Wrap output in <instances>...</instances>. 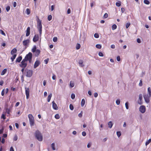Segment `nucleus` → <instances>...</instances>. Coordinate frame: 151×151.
I'll return each mask as SVG.
<instances>
[{"label":"nucleus","instance_id":"nucleus-1","mask_svg":"<svg viewBox=\"0 0 151 151\" xmlns=\"http://www.w3.org/2000/svg\"><path fill=\"white\" fill-rule=\"evenodd\" d=\"M35 136L36 138L39 141H41L42 140L43 137L42 134L38 130L36 131Z\"/></svg>","mask_w":151,"mask_h":151},{"label":"nucleus","instance_id":"nucleus-2","mask_svg":"<svg viewBox=\"0 0 151 151\" xmlns=\"http://www.w3.org/2000/svg\"><path fill=\"white\" fill-rule=\"evenodd\" d=\"M36 49V46H34L32 49V51L33 52L35 53V55L36 57H38L40 53V51L39 50H37Z\"/></svg>","mask_w":151,"mask_h":151},{"label":"nucleus","instance_id":"nucleus-3","mask_svg":"<svg viewBox=\"0 0 151 151\" xmlns=\"http://www.w3.org/2000/svg\"><path fill=\"white\" fill-rule=\"evenodd\" d=\"M37 28L39 30V33L40 35H41L42 34V21L40 20L39 18H38V20L37 21Z\"/></svg>","mask_w":151,"mask_h":151},{"label":"nucleus","instance_id":"nucleus-4","mask_svg":"<svg viewBox=\"0 0 151 151\" xmlns=\"http://www.w3.org/2000/svg\"><path fill=\"white\" fill-rule=\"evenodd\" d=\"M28 117L29 119L30 126H34V117L31 114H29Z\"/></svg>","mask_w":151,"mask_h":151},{"label":"nucleus","instance_id":"nucleus-5","mask_svg":"<svg viewBox=\"0 0 151 151\" xmlns=\"http://www.w3.org/2000/svg\"><path fill=\"white\" fill-rule=\"evenodd\" d=\"M151 95H150L149 94H144V99L145 102L148 103L150 102V97Z\"/></svg>","mask_w":151,"mask_h":151},{"label":"nucleus","instance_id":"nucleus-6","mask_svg":"<svg viewBox=\"0 0 151 151\" xmlns=\"http://www.w3.org/2000/svg\"><path fill=\"white\" fill-rule=\"evenodd\" d=\"M33 71L32 70H28L26 72V76L28 77H30L32 75Z\"/></svg>","mask_w":151,"mask_h":151},{"label":"nucleus","instance_id":"nucleus-7","mask_svg":"<svg viewBox=\"0 0 151 151\" xmlns=\"http://www.w3.org/2000/svg\"><path fill=\"white\" fill-rule=\"evenodd\" d=\"M139 110L142 113H144L146 111L145 106L143 105L140 106L139 108Z\"/></svg>","mask_w":151,"mask_h":151},{"label":"nucleus","instance_id":"nucleus-8","mask_svg":"<svg viewBox=\"0 0 151 151\" xmlns=\"http://www.w3.org/2000/svg\"><path fill=\"white\" fill-rule=\"evenodd\" d=\"M142 94H140L139 95V100L138 101V103L139 104L141 105L142 104Z\"/></svg>","mask_w":151,"mask_h":151},{"label":"nucleus","instance_id":"nucleus-9","mask_svg":"<svg viewBox=\"0 0 151 151\" xmlns=\"http://www.w3.org/2000/svg\"><path fill=\"white\" fill-rule=\"evenodd\" d=\"M25 93L26 96V98L27 99H28L29 96V89L28 88H27L26 87H25Z\"/></svg>","mask_w":151,"mask_h":151},{"label":"nucleus","instance_id":"nucleus-10","mask_svg":"<svg viewBox=\"0 0 151 151\" xmlns=\"http://www.w3.org/2000/svg\"><path fill=\"white\" fill-rule=\"evenodd\" d=\"M32 55L31 52H29L27 54L25 57L27 58V60H28L30 59H32Z\"/></svg>","mask_w":151,"mask_h":151},{"label":"nucleus","instance_id":"nucleus-11","mask_svg":"<svg viewBox=\"0 0 151 151\" xmlns=\"http://www.w3.org/2000/svg\"><path fill=\"white\" fill-rule=\"evenodd\" d=\"M27 65V63L21 62V63L19 64V66L21 68H25L26 67Z\"/></svg>","mask_w":151,"mask_h":151},{"label":"nucleus","instance_id":"nucleus-12","mask_svg":"<svg viewBox=\"0 0 151 151\" xmlns=\"http://www.w3.org/2000/svg\"><path fill=\"white\" fill-rule=\"evenodd\" d=\"M40 64V62L39 60H36L35 63L34 65V68H36Z\"/></svg>","mask_w":151,"mask_h":151},{"label":"nucleus","instance_id":"nucleus-13","mask_svg":"<svg viewBox=\"0 0 151 151\" xmlns=\"http://www.w3.org/2000/svg\"><path fill=\"white\" fill-rule=\"evenodd\" d=\"M30 42L29 40L27 39L26 40H24L23 42V45L24 46H26L29 44Z\"/></svg>","mask_w":151,"mask_h":151},{"label":"nucleus","instance_id":"nucleus-14","mask_svg":"<svg viewBox=\"0 0 151 151\" xmlns=\"http://www.w3.org/2000/svg\"><path fill=\"white\" fill-rule=\"evenodd\" d=\"M52 107L53 109L56 110H58V107L57 106L56 104L54 101H53L52 102Z\"/></svg>","mask_w":151,"mask_h":151},{"label":"nucleus","instance_id":"nucleus-15","mask_svg":"<svg viewBox=\"0 0 151 151\" xmlns=\"http://www.w3.org/2000/svg\"><path fill=\"white\" fill-rule=\"evenodd\" d=\"M39 36L38 35H35L34 37L33 40L34 42H36L38 40Z\"/></svg>","mask_w":151,"mask_h":151},{"label":"nucleus","instance_id":"nucleus-16","mask_svg":"<svg viewBox=\"0 0 151 151\" xmlns=\"http://www.w3.org/2000/svg\"><path fill=\"white\" fill-rule=\"evenodd\" d=\"M8 105L7 104H6L5 106V109L6 110V112L8 114H10V110L9 109H8Z\"/></svg>","mask_w":151,"mask_h":151},{"label":"nucleus","instance_id":"nucleus-17","mask_svg":"<svg viewBox=\"0 0 151 151\" xmlns=\"http://www.w3.org/2000/svg\"><path fill=\"white\" fill-rule=\"evenodd\" d=\"M30 34V28L29 27H27V30L26 36L27 37Z\"/></svg>","mask_w":151,"mask_h":151},{"label":"nucleus","instance_id":"nucleus-18","mask_svg":"<svg viewBox=\"0 0 151 151\" xmlns=\"http://www.w3.org/2000/svg\"><path fill=\"white\" fill-rule=\"evenodd\" d=\"M78 63L80 67H83L84 66V65L83 64V61L82 60H79L78 62Z\"/></svg>","mask_w":151,"mask_h":151},{"label":"nucleus","instance_id":"nucleus-19","mask_svg":"<svg viewBox=\"0 0 151 151\" xmlns=\"http://www.w3.org/2000/svg\"><path fill=\"white\" fill-rule=\"evenodd\" d=\"M22 59V56H20L18 57L16 60V63H20Z\"/></svg>","mask_w":151,"mask_h":151},{"label":"nucleus","instance_id":"nucleus-20","mask_svg":"<svg viewBox=\"0 0 151 151\" xmlns=\"http://www.w3.org/2000/svg\"><path fill=\"white\" fill-rule=\"evenodd\" d=\"M17 50L16 48H14L13 50H12L11 52V55H13L14 53H17Z\"/></svg>","mask_w":151,"mask_h":151},{"label":"nucleus","instance_id":"nucleus-21","mask_svg":"<svg viewBox=\"0 0 151 151\" xmlns=\"http://www.w3.org/2000/svg\"><path fill=\"white\" fill-rule=\"evenodd\" d=\"M109 126V127L110 128H111L113 125V124L111 121L109 122L108 123Z\"/></svg>","mask_w":151,"mask_h":151},{"label":"nucleus","instance_id":"nucleus-22","mask_svg":"<svg viewBox=\"0 0 151 151\" xmlns=\"http://www.w3.org/2000/svg\"><path fill=\"white\" fill-rule=\"evenodd\" d=\"M7 71V69L6 68L4 69L1 72V75H3L6 73Z\"/></svg>","mask_w":151,"mask_h":151},{"label":"nucleus","instance_id":"nucleus-23","mask_svg":"<svg viewBox=\"0 0 151 151\" xmlns=\"http://www.w3.org/2000/svg\"><path fill=\"white\" fill-rule=\"evenodd\" d=\"M52 96V93H50L48 96V97H47V101L48 102H49L50 100V99H51V97Z\"/></svg>","mask_w":151,"mask_h":151},{"label":"nucleus","instance_id":"nucleus-24","mask_svg":"<svg viewBox=\"0 0 151 151\" xmlns=\"http://www.w3.org/2000/svg\"><path fill=\"white\" fill-rule=\"evenodd\" d=\"M17 56L16 54H14L13 56H12L11 58V59L12 60V61H13L14 60L15 58Z\"/></svg>","mask_w":151,"mask_h":151},{"label":"nucleus","instance_id":"nucleus-25","mask_svg":"<svg viewBox=\"0 0 151 151\" xmlns=\"http://www.w3.org/2000/svg\"><path fill=\"white\" fill-rule=\"evenodd\" d=\"M85 104V100L84 99H83L81 102V106L83 107L84 106Z\"/></svg>","mask_w":151,"mask_h":151},{"label":"nucleus","instance_id":"nucleus-26","mask_svg":"<svg viewBox=\"0 0 151 151\" xmlns=\"http://www.w3.org/2000/svg\"><path fill=\"white\" fill-rule=\"evenodd\" d=\"M117 28V26L115 24H114L112 26V29L113 30Z\"/></svg>","mask_w":151,"mask_h":151},{"label":"nucleus","instance_id":"nucleus-27","mask_svg":"<svg viewBox=\"0 0 151 151\" xmlns=\"http://www.w3.org/2000/svg\"><path fill=\"white\" fill-rule=\"evenodd\" d=\"M55 144L54 143H52L51 145V147H52V149L53 150H55Z\"/></svg>","mask_w":151,"mask_h":151},{"label":"nucleus","instance_id":"nucleus-28","mask_svg":"<svg viewBox=\"0 0 151 151\" xmlns=\"http://www.w3.org/2000/svg\"><path fill=\"white\" fill-rule=\"evenodd\" d=\"M151 142V139H149L148 140H147L145 143V145L147 146Z\"/></svg>","mask_w":151,"mask_h":151},{"label":"nucleus","instance_id":"nucleus-29","mask_svg":"<svg viewBox=\"0 0 151 151\" xmlns=\"http://www.w3.org/2000/svg\"><path fill=\"white\" fill-rule=\"evenodd\" d=\"M144 3L146 4H149L150 3V2L148 0H144Z\"/></svg>","mask_w":151,"mask_h":151},{"label":"nucleus","instance_id":"nucleus-30","mask_svg":"<svg viewBox=\"0 0 151 151\" xmlns=\"http://www.w3.org/2000/svg\"><path fill=\"white\" fill-rule=\"evenodd\" d=\"M116 6L119 7L121 5V2L120 1H119L118 2H116Z\"/></svg>","mask_w":151,"mask_h":151},{"label":"nucleus","instance_id":"nucleus-31","mask_svg":"<svg viewBox=\"0 0 151 151\" xmlns=\"http://www.w3.org/2000/svg\"><path fill=\"white\" fill-rule=\"evenodd\" d=\"M74 83H73V82L71 81L70 82V87L71 88H72V87H73L74 86Z\"/></svg>","mask_w":151,"mask_h":151},{"label":"nucleus","instance_id":"nucleus-32","mask_svg":"<svg viewBox=\"0 0 151 151\" xmlns=\"http://www.w3.org/2000/svg\"><path fill=\"white\" fill-rule=\"evenodd\" d=\"M147 90L149 93L148 94L150 95H151V90L150 88V87H148V88Z\"/></svg>","mask_w":151,"mask_h":151},{"label":"nucleus","instance_id":"nucleus-33","mask_svg":"<svg viewBox=\"0 0 151 151\" xmlns=\"http://www.w3.org/2000/svg\"><path fill=\"white\" fill-rule=\"evenodd\" d=\"M26 13L27 15H29L30 14V12L29 9L28 8H27L26 9Z\"/></svg>","mask_w":151,"mask_h":151},{"label":"nucleus","instance_id":"nucleus-34","mask_svg":"<svg viewBox=\"0 0 151 151\" xmlns=\"http://www.w3.org/2000/svg\"><path fill=\"white\" fill-rule=\"evenodd\" d=\"M55 119H58L60 118V116L59 114H57L55 115Z\"/></svg>","mask_w":151,"mask_h":151},{"label":"nucleus","instance_id":"nucleus-35","mask_svg":"<svg viewBox=\"0 0 151 151\" xmlns=\"http://www.w3.org/2000/svg\"><path fill=\"white\" fill-rule=\"evenodd\" d=\"M116 134L118 137H119L121 135V133L119 131L117 132Z\"/></svg>","mask_w":151,"mask_h":151},{"label":"nucleus","instance_id":"nucleus-36","mask_svg":"<svg viewBox=\"0 0 151 151\" xmlns=\"http://www.w3.org/2000/svg\"><path fill=\"white\" fill-rule=\"evenodd\" d=\"M0 33L2 35H4V36H6V34L4 33V32L1 29L0 30Z\"/></svg>","mask_w":151,"mask_h":151},{"label":"nucleus","instance_id":"nucleus-37","mask_svg":"<svg viewBox=\"0 0 151 151\" xmlns=\"http://www.w3.org/2000/svg\"><path fill=\"white\" fill-rule=\"evenodd\" d=\"M81 47V45L79 44H77L76 46V49L78 50Z\"/></svg>","mask_w":151,"mask_h":151},{"label":"nucleus","instance_id":"nucleus-38","mask_svg":"<svg viewBox=\"0 0 151 151\" xmlns=\"http://www.w3.org/2000/svg\"><path fill=\"white\" fill-rule=\"evenodd\" d=\"M69 107H70V109L71 110H73V109H74V107H73V106L72 104H70V105Z\"/></svg>","mask_w":151,"mask_h":151},{"label":"nucleus","instance_id":"nucleus-39","mask_svg":"<svg viewBox=\"0 0 151 151\" xmlns=\"http://www.w3.org/2000/svg\"><path fill=\"white\" fill-rule=\"evenodd\" d=\"M129 103L128 102H127L125 104V106L126 108L127 109H129V106H128Z\"/></svg>","mask_w":151,"mask_h":151},{"label":"nucleus","instance_id":"nucleus-40","mask_svg":"<svg viewBox=\"0 0 151 151\" xmlns=\"http://www.w3.org/2000/svg\"><path fill=\"white\" fill-rule=\"evenodd\" d=\"M96 47L98 49H101V46L100 45L97 44L96 46Z\"/></svg>","mask_w":151,"mask_h":151},{"label":"nucleus","instance_id":"nucleus-41","mask_svg":"<svg viewBox=\"0 0 151 151\" xmlns=\"http://www.w3.org/2000/svg\"><path fill=\"white\" fill-rule=\"evenodd\" d=\"M94 37L96 38H98L99 37V35L98 34L96 33L94 35Z\"/></svg>","mask_w":151,"mask_h":151},{"label":"nucleus","instance_id":"nucleus-42","mask_svg":"<svg viewBox=\"0 0 151 151\" xmlns=\"http://www.w3.org/2000/svg\"><path fill=\"white\" fill-rule=\"evenodd\" d=\"M108 17V14L107 13H105L103 17V18H106Z\"/></svg>","mask_w":151,"mask_h":151},{"label":"nucleus","instance_id":"nucleus-43","mask_svg":"<svg viewBox=\"0 0 151 151\" xmlns=\"http://www.w3.org/2000/svg\"><path fill=\"white\" fill-rule=\"evenodd\" d=\"M58 38L56 37H54L53 39V40L54 42H56L57 41Z\"/></svg>","mask_w":151,"mask_h":151},{"label":"nucleus","instance_id":"nucleus-44","mask_svg":"<svg viewBox=\"0 0 151 151\" xmlns=\"http://www.w3.org/2000/svg\"><path fill=\"white\" fill-rule=\"evenodd\" d=\"M75 96L74 94L72 93L71 94V98L72 99H74L75 98Z\"/></svg>","mask_w":151,"mask_h":151},{"label":"nucleus","instance_id":"nucleus-45","mask_svg":"<svg viewBox=\"0 0 151 151\" xmlns=\"http://www.w3.org/2000/svg\"><path fill=\"white\" fill-rule=\"evenodd\" d=\"M47 19L49 21L51 20L52 19V16L51 15H49Z\"/></svg>","mask_w":151,"mask_h":151},{"label":"nucleus","instance_id":"nucleus-46","mask_svg":"<svg viewBox=\"0 0 151 151\" xmlns=\"http://www.w3.org/2000/svg\"><path fill=\"white\" fill-rule=\"evenodd\" d=\"M120 100L119 99H117L116 101V103L117 105H119V104L120 103Z\"/></svg>","mask_w":151,"mask_h":151},{"label":"nucleus","instance_id":"nucleus-47","mask_svg":"<svg viewBox=\"0 0 151 151\" xmlns=\"http://www.w3.org/2000/svg\"><path fill=\"white\" fill-rule=\"evenodd\" d=\"M130 25V22H128L126 24V28H128Z\"/></svg>","mask_w":151,"mask_h":151},{"label":"nucleus","instance_id":"nucleus-48","mask_svg":"<svg viewBox=\"0 0 151 151\" xmlns=\"http://www.w3.org/2000/svg\"><path fill=\"white\" fill-rule=\"evenodd\" d=\"M18 139L17 136V135H15L14 137L13 140L14 141H16Z\"/></svg>","mask_w":151,"mask_h":151},{"label":"nucleus","instance_id":"nucleus-49","mask_svg":"<svg viewBox=\"0 0 151 151\" xmlns=\"http://www.w3.org/2000/svg\"><path fill=\"white\" fill-rule=\"evenodd\" d=\"M1 118L3 119H6L5 116L4 114H2L1 116Z\"/></svg>","mask_w":151,"mask_h":151},{"label":"nucleus","instance_id":"nucleus-50","mask_svg":"<svg viewBox=\"0 0 151 151\" xmlns=\"http://www.w3.org/2000/svg\"><path fill=\"white\" fill-rule=\"evenodd\" d=\"M99 55L101 57H103L104 56L103 53L101 52H100L99 53Z\"/></svg>","mask_w":151,"mask_h":151},{"label":"nucleus","instance_id":"nucleus-51","mask_svg":"<svg viewBox=\"0 0 151 151\" xmlns=\"http://www.w3.org/2000/svg\"><path fill=\"white\" fill-rule=\"evenodd\" d=\"M27 58L25 57L22 60V62L25 63V62L27 61L28 60H27Z\"/></svg>","mask_w":151,"mask_h":151},{"label":"nucleus","instance_id":"nucleus-52","mask_svg":"<svg viewBox=\"0 0 151 151\" xmlns=\"http://www.w3.org/2000/svg\"><path fill=\"white\" fill-rule=\"evenodd\" d=\"M82 135L83 136H86V132L84 131H83L82 132Z\"/></svg>","mask_w":151,"mask_h":151},{"label":"nucleus","instance_id":"nucleus-53","mask_svg":"<svg viewBox=\"0 0 151 151\" xmlns=\"http://www.w3.org/2000/svg\"><path fill=\"white\" fill-rule=\"evenodd\" d=\"M49 60V58H47V59L44 60V62H45V63L46 64H47L48 63Z\"/></svg>","mask_w":151,"mask_h":151},{"label":"nucleus","instance_id":"nucleus-54","mask_svg":"<svg viewBox=\"0 0 151 151\" xmlns=\"http://www.w3.org/2000/svg\"><path fill=\"white\" fill-rule=\"evenodd\" d=\"M10 9V7L9 6H7L6 8L7 12H8Z\"/></svg>","mask_w":151,"mask_h":151},{"label":"nucleus","instance_id":"nucleus-55","mask_svg":"<svg viewBox=\"0 0 151 151\" xmlns=\"http://www.w3.org/2000/svg\"><path fill=\"white\" fill-rule=\"evenodd\" d=\"M139 85L140 86H142V80H140V82L139 83Z\"/></svg>","mask_w":151,"mask_h":151},{"label":"nucleus","instance_id":"nucleus-56","mask_svg":"<svg viewBox=\"0 0 151 151\" xmlns=\"http://www.w3.org/2000/svg\"><path fill=\"white\" fill-rule=\"evenodd\" d=\"M116 60L118 61H119L120 60V58L119 56H117L116 58Z\"/></svg>","mask_w":151,"mask_h":151},{"label":"nucleus","instance_id":"nucleus-57","mask_svg":"<svg viewBox=\"0 0 151 151\" xmlns=\"http://www.w3.org/2000/svg\"><path fill=\"white\" fill-rule=\"evenodd\" d=\"M54 7H55L54 5H52L51 6V11H52L54 10Z\"/></svg>","mask_w":151,"mask_h":151},{"label":"nucleus","instance_id":"nucleus-58","mask_svg":"<svg viewBox=\"0 0 151 151\" xmlns=\"http://www.w3.org/2000/svg\"><path fill=\"white\" fill-rule=\"evenodd\" d=\"M94 96L96 98L98 96V94L97 93H94Z\"/></svg>","mask_w":151,"mask_h":151},{"label":"nucleus","instance_id":"nucleus-59","mask_svg":"<svg viewBox=\"0 0 151 151\" xmlns=\"http://www.w3.org/2000/svg\"><path fill=\"white\" fill-rule=\"evenodd\" d=\"M137 42L138 43H140L141 42V41L140 39L137 38Z\"/></svg>","mask_w":151,"mask_h":151},{"label":"nucleus","instance_id":"nucleus-60","mask_svg":"<svg viewBox=\"0 0 151 151\" xmlns=\"http://www.w3.org/2000/svg\"><path fill=\"white\" fill-rule=\"evenodd\" d=\"M71 10L70 8L68 9L67 13L68 14H69L70 13Z\"/></svg>","mask_w":151,"mask_h":151},{"label":"nucleus","instance_id":"nucleus-61","mask_svg":"<svg viewBox=\"0 0 151 151\" xmlns=\"http://www.w3.org/2000/svg\"><path fill=\"white\" fill-rule=\"evenodd\" d=\"M4 89L2 91L1 94L2 96H3L4 95Z\"/></svg>","mask_w":151,"mask_h":151},{"label":"nucleus","instance_id":"nucleus-62","mask_svg":"<svg viewBox=\"0 0 151 151\" xmlns=\"http://www.w3.org/2000/svg\"><path fill=\"white\" fill-rule=\"evenodd\" d=\"M5 142V139H4V138H3L2 139V140L1 141V142L2 143L4 144Z\"/></svg>","mask_w":151,"mask_h":151},{"label":"nucleus","instance_id":"nucleus-63","mask_svg":"<svg viewBox=\"0 0 151 151\" xmlns=\"http://www.w3.org/2000/svg\"><path fill=\"white\" fill-rule=\"evenodd\" d=\"M4 130V128H2L0 130V134L2 133Z\"/></svg>","mask_w":151,"mask_h":151},{"label":"nucleus","instance_id":"nucleus-64","mask_svg":"<svg viewBox=\"0 0 151 151\" xmlns=\"http://www.w3.org/2000/svg\"><path fill=\"white\" fill-rule=\"evenodd\" d=\"M17 6V3L16 2H14L13 3V6L14 7H15L16 6Z\"/></svg>","mask_w":151,"mask_h":151}]
</instances>
